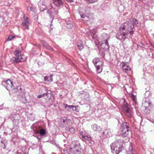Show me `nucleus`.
Instances as JSON below:
<instances>
[{"mask_svg":"<svg viewBox=\"0 0 154 154\" xmlns=\"http://www.w3.org/2000/svg\"><path fill=\"white\" fill-rule=\"evenodd\" d=\"M138 24V21L136 19L132 18L123 23L121 26L123 31L125 30L126 32L130 34L129 37H132L135 31L134 26Z\"/></svg>","mask_w":154,"mask_h":154,"instance_id":"f257e3e1","label":"nucleus"},{"mask_svg":"<svg viewBox=\"0 0 154 154\" xmlns=\"http://www.w3.org/2000/svg\"><path fill=\"white\" fill-rule=\"evenodd\" d=\"M124 143V141L122 140L119 139L115 141L110 145L112 152L113 153L115 152L116 154H118L123 150Z\"/></svg>","mask_w":154,"mask_h":154,"instance_id":"f03ea898","label":"nucleus"},{"mask_svg":"<svg viewBox=\"0 0 154 154\" xmlns=\"http://www.w3.org/2000/svg\"><path fill=\"white\" fill-rule=\"evenodd\" d=\"M129 124L127 122L122 123L120 126V134L124 137L128 136L130 131Z\"/></svg>","mask_w":154,"mask_h":154,"instance_id":"7ed1b4c3","label":"nucleus"},{"mask_svg":"<svg viewBox=\"0 0 154 154\" xmlns=\"http://www.w3.org/2000/svg\"><path fill=\"white\" fill-rule=\"evenodd\" d=\"M16 57H12L11 60L13 62L18 63L21 62H24L26 60V57L20 54L19 50H17L14 52Z\"/></svg>","mask_w":154,"mask_h":154,"instance_id":"20e7f679","label":"nucleus"},{"mask_svg":"<svg viewBox=\"0 0 154 154\" xmlns=\"http://www.w3.org/2000/svg\"><path fill=\"white\" fill-rule=\"evenodd\" d=\"M80 145L79 143L75 144L72 143L70 148V151L72 154H81Z\"/></svg>","mask_w":154,"mask_h":154,"instance_id":"39448f33","label":"nucleus"},{"mask_svg":"<svg viewBox=\"0 0 154 154\" xmlns=\"http://www.w3.org/2000/svg\"><path fill=\"white\" fill-rule=\"evenodd\" d=\"M2 84L8 90H13L15 89L12 82L9 79L2 82Z\"/></svg>","mask_w":154,"mask_h":154,"instance_id":"423d86ee","label":"nucleus"},{"mask_svg":"<svg viewBox=\"0 0 154 154\" xmlns=\"http://www.w3.org/2000/svg\"><path fill=\"white\" fill-rule=\"evenodd\" d=\"M125 106L123 110L125 115L128 117L131 118L133 116V113L131 108L127 103L124 104Z\"/></svg>","mask_w":154,"mask_h":154,"instance_id":"0eeeda50","label":"nucleus"},{"mask_svg":"<svg viewBox=\"0 0 154 154\" xmlns=\"http://www.w3.org/2000/svg\"><path fill=\"white\" fill-rule=\"evenodd\" d=\"M23 20L22 23V28L24 29H29V25L31 23V21L28 17L23 16Z\"/></svg>","mask_w":154,"mask_h":154,"instance_id":"6e6552de","label":"nucleus"},{"mask_svg":"<svg viewBox=\"0 0 154 154\" xmlns=\"http://www.w3.org/2000/svg\"><path fill=\"white\" fill-rule=\"evenodd\" d=\"M88 9V7L86 8L85 9H83L80 8H79V13L81 17H82L84 19L83 20H84L85 21H88L89 19L88 17V16L84 14V12L86 13V14H88V13L87 12L86 10H85Z\"/></svg>","mask_w":154,"mask_h":154,"instance_id":"1a4fd4ad","label":"nucleus"},{"mask_svg":"<svg viewBox=\"0 0 154 154\" xmlns=\"http://www.w3.org/2000/svg\"><path fill=\"white\" fill-rule=\"evenodd\" d=\"M128 34L123 31L118 34L116 38L119 40L124 41L128 36Z\"/></svg>","mask_w":154,"mask_h":154,"instance_id":"9d476101","label":"nucleus"},{"mask_svg":"<svg viewBox=\"0 0 154 154\" xmlns=\"http://www.w3.org/2000/svg\"><path fill=\"white\" fill-rule=\"evenodd\" d=\"M109 36L105 33H103L100 36L99 42H108L109 39Z\"/></svg>","mask_w":154,"mask_h":154,"instance_id":"9b49d317","label":"nucleus"},{"mask_svg":"<svg viewBox=\"0 0 154 154\" xmlns=\"http://www.w3.org/2000/svg\"><path fill=\"white\" fill-rule=\"evenodd\" d=\"M121 64L123 70L125 72H127L128 71H130L131 70V68L128 63L122 62Z\"/></svg>","mask_w":154,"mask_h":154,"instance_id":"f8f14e48","label":"nucleus"},{"mask_svg":"<svg viewBox=\"0 0 154 154\" xmlns=\"http://www.w3.org/2000/svg\"><path fill=\"white\" fill-rule=\"evenodd\" d=\"M97 32V29H93L90 31V34L92 38L96 40H97L98 38L96 35Z\"/></svg>","mask_w":154,"mask_h":154,"instance_id":"ddd939ff","label":"nucleus"},{"mask_svg":"<svg viewBox=\"0 0 154 154\" xmlns=\"http://www.w3.org/2000/svg\"><path fill=\"white\" fill-rule=\"evenodd\" d=\"M92 62L94 65L103 64V62L101 60V58L97 57H95L93 59Z\"/></svg>","mask_w":154,"mask_h":154,"instance_id":"4468645a","label":"nucleus"},{"mask_svg":"<svg viewBox=\"0 0 154 154\" xmlns=\"http://www.w3.org/2000/svg\"><path fill=\"white\" fill-rule=\"evenodd\" d=\"M99 44L100 45L101 48L105 50L109 49V48L108 42H99Z\"/></svg>","mask_w":154,"mask_h":154,"instance_id":"2eb2a0df","label":"nucleus"},{"mask_svg":"<svg viewBox=\"0 0 154 154\" xmlns=\"http://www.w3.org/2000/svg\"><path fill=\"white\" fill-rule=\"evenodd\" d=\"M54 9L51 7L50 9L48 10L47 13L49 14L51 20H53L54 17Z\"/></svg>","mask_w":154,"mask_h":154,"instance_id":"dca6fc26","label":"nucleus"},{"mask_svg":"<svg viewBox=\"0 0 154 154\" xmlns=\"http://www.w3.org/2000/svg\"><path fill=\"white\" fill-rule=\"evenodd\" d=\"M103 134L104 136L108 138L111 137L112 136V134L109 129H105L103 132Z\"/></svg>","mask_w":154,"mask_h":154,"instance_id":"f3484780","label":"nucleus"},{"mask_svg":"<svg viewBox=\"0 0 154 154\" xmlns=\"http://www.w3.org/2000/svg\"><path fill=\"white\" fill-rule=\"evenodd\" d=\"M103 64H99L94 65L96 67L97 73H100L102 71V66Z\"/></svg>","mask_w":154,"mask_h":154,"instance_id":"a211bd4d","label":"nucleus"},{"mask_svg":"<svg viewBox=\"0 0 154 154\" xmlns=\"http://www.w3.org/2000/svg\"><path fill=\"white\" fill-rule=\"evenodd\" d=\"M91 126L93 129L95 131H101L102 130L100 126H97L96 124L93 125Z\"/></svg>","mask_w":154,"mask_h":154,"instance_id":"6ab92c4d","label":"nucleus"},{"mask_svg":"<svg viewBox=\"0 0 154 154\" xmlns=\"http://www.w3.org/2000/svg\"><path fill=\"white\" fill-rule=\"evenodd\" d=\"M53 3L57 6H60L63 3L61 0H53Z\"/></svg>","mask_w":154,"mask_h":154,"instance_id":"aec40b11","label":"nucleus"},{"mask_svg":"<svg viewBox=\"0 0 154 154\" xmlns=\"http://www.w3.org/2000/svg\"><path fill=\"white\" fill-rule=\"evenodd\" d=\"M80 136L81 137H82L83 138V140H88L89 141L91 140V138L89 136H88L87 135H85L82 134L81 133L80 134Z\"/></svg>","mask_w":154,"mask_h":154,"instance_id":"412c9836","label":"nucleus"},{"mask_svg":"<svg viewBox=\"0 0 154 154\" xmlns=\"http://www.w3.org/2000/svg\"><path fill=\"white\" fill-rule=\"evenodd\" d=\"M42 44L47 49H49L50 48V45L44 41H42Z\"/></svg>","mask_w":154,"mask_h":154,"instance_id":"4be33fe9","label":"nucleus"},{"mask_svg":"<svg viewBox=\"0 0 154 154\" xmlns=\"http://www.w3.org/2000/svg\"><path fill=\"white\" fill-rule=\"evenodd\" d=\"M21 101L23 103H26L27 102V100L25 96H22L20 99Z\"/></svg>","mask_w":154,"mask_h":154,"instance_id":"5701e85b","label":"nucleus"},{"mask_svg":"<svg viewBox=\"0 0 154 154\" xmlns=\"http://www.w3.org/2000/svg\"><path fill=\"white\" fill-rule=\"evenodd\" d=\"M65 109L68 112H70V109H71V105H69L67 104H65Z\"/></svg>","mask_w":154,"mask_h":154,"instance_id":"b1692460","label":"nucleus"},{"mask_svg":"<svg viewBox=\"0 0 154 154\" xmlns=\"http://www.w3.org/2000/svg\"><path fill=\"white\" fill-rule=\"evenodd\" d=\"M89 4H93L98 1V0H85Z\"/></svg>","mask_w":154,"mask_h":154,"instance_id":"393cba45","label":"nucleus"},{"mask_svg":"<svg viewBox=\"0 0 154 154\" xmlns=\"http://www.w3.org/2000/svg\"><path fill=\"white\" fill-rule=\"evenodd\" d=\"M78 48L80 51H81L83 48V46L82 43H79L77 45Z\"/></svg>","mask_w":154,"mask_h":154,"instance_id":"a878e982","label":"nucleus"},{"mask_svg":"<svg viewBox=\"0 0 154 154\" xmlns=\"http://www.w3.org/2000/svg\"><path fill=\"white\" fill-rule=\"evenodd\" d=\"M39 133L41 135H44L46 134V131L43 129H41L39 131Z\"/></svg>","mask_w":154,"mask_h":154,"instance_id":"bb28decb","label":"nucleus"},{"mask_svg":"<svg viewBox=\"0 0 154 154\" xmlns=\"http://www.w3.org/2000/svg\"><path fill=\"white\" fill-rule=\"evenodd\" d=\"M129 151H127L126 152L127 154H133L132 152V147L131 146L129 148Z\"/></svg>","mask_w":154,"mask_h":154,"instance_id":"cd10ccee","label":"nucleus"},{"mask_svg":"<svg viewBox=\"0 0 154 154\" xmlns=\"http://www.w3.org/2000/svg\"><path fill=\"white\" fill-rule=\"evenodd\" d=\"M71 109L73 111H76L78 112V111L77 110V108L78 107V106H74L73 105H71Z\"/></svg>","mask_w":154,"mask_h":154,"instance_id":"c85d7f7f","label":"nucleus"},{"mask_svg":"<svg viewBox=\"0 0 154 154\" xmlns=\"http://www.w3.org/2000/svg\"><path fill=\"white\" fill-rule=\"evenodd\" d=\"M15 37L14 36H12V35H10L9 36L7 39L6 40V42L8 41H11L14 38H15Z\"/></svg>","mask_w":154,"mask_h":154,"instance_id":"c756f323","label":"nucleus"},{"mask_svg":"<svg viewBox=\"0 0 154 154\" xmlns=\"http://www.w3.org/2000/svg\"><path fill=\"white\" fill-rule=\"evenodd\" d=\"M73 26V25L71 23H67L66 25V27L68 29H71Z\"/></svg>","mask_w":154,"mask_h":154,"instance_id":"7c9ffc66","label":"nucleus"},{"mask_svg":"<svg viewBox=\"0 0 154 154\" xmlns=\"http://www.w3.org/2000/svg\"><path fill=\"white\" fill-rule=\"evenodd\" d=\"M66 130L69 131L70 132L72 133H73L75 131L74 129L73 128H67L66 129Z\"/></svg>","mask_w":154,"mask_h":154,"instance_id":"2f4dec72","label":"nucleus"},{"mask_svg":"<svg viewBox=\"0 0 154 154\" xmlns=\"http://www.w3.org/2000/svg\"><path fill=\"white\" fill-rule=\"evenodd\" d=\"M66 121L67 122V125L69 124V125H70L72 124V123H71L70 121L69 120H67L66 119V120H63V122H65Z\"/></svg>","mask_w":154,"mask_h":154,"instance_id":"473e14b6","label":"nucleus"},{"mask_svg":"<svg viewBox=\"0 0 154 154\" xmlns=\"http://www.w3.org/2000/svg\"><path fill=\"white\" fill-rule=\"evenodd\" d=\"M30 9L32 12H34L35 10V8L32 7H30Z\"/></svg>","mask_w":154,"mask_h":154,"instance_id":"72a5a7b5","label":"nucleus"},{"mask_svg":"<svg viewBox=\"0 0 154 154\" xmlns=\"http://www.w3.org/2000/svg\"><path fill=\"white\" fill-rule=\"evenodd\" d=\"M48 94L49 92H46L45 93H43V95L44 97H45V96H48Z\"/></svg>","mask_w":154,"mask_h":154,"instance_id":"f704fd0d","label":"nucleus"},{"mask_svg":"<svg viewBox=\"0 0 154 154\" xmlns=\"http://www.w3.org/2000/svg\"><path fill=\"white\" fill-rule=\"evenodd\" d=\"M48 79V78L47 76H45L44 77V80L45 81H49V80Z\"/></svg>","mask_w":154,"mask_h":154,"instance_id":"c9c22d12","label":"nucleus"},{"mask_svg":"<svg viewBox=\"0 0 154 154\" xmlns=\"http://www.w3.org/2000/svg\"><path fill=\"white\" fill-rule=\"evenodd\" d=\"M45 88V90L46 91V92H49V93H51V91H50L48 90V89H46V88Z\"/></svg>","mask_w":154,"mask_h":154,"instance_id":"e433bc0d","label":"nucleus"},{"mask_svg":"<svg viewBox=\"0 0 154 154\" xmlns=\"http://www.w3.org/2000/svg\"><path fill=\"white\" fill-rule=\"evenodd\" d=\"M54 12V14H55L57 15L58 14V12L57 11H55V10Z\"/></svg>","mask_w":154,"mask_h":154,"instance_id":"4c0bfd02","label":"nucleus"},{"mask_svg":"<svg viewBox=\"0 0 154 154\" xmlns=\"http://www.w3.org/2000/svg\"><path fill=\"white\" fill-rule=\"evenodd\" d=\"M38 98H40L42 97H44L43 95V94H42V95H38Z\"/></svg>","mask_w":154,"mask_h":154,"instance_id":"58836bf2","label":"nucleus"},{"mask_svg":"<svg viewBox=\"0 0 154 154\" xmlns=\"http://www.w3.org/2000/svg\"><path fill=\"white\" fill-rule=\"evenodd\" d=\"M67 0L68 2H73V0Z\"/></svg>","mask_w":154,"mask_h":154,"instance_id":"ea45409f","label":"nucleus"},{"mask_svg":"<svg viewBox=\"0 0 154 154\" xmlns=\"http://www.w3.org/2000/svg\"><path fill=\"white\" fill-rule=\"evenodd\" d=\"M37 138L39 140H41V138H39L38 137H37Z\"/></svg>","mask_w":154,"mask_h":154,"instance_id":"a19ab883","label":"nucleus"},{"mask_svg":"<svg viewBox=\"0 0 154 154\" xmlns=\"http://www.w3.org/2000/svg\"><path fill=\"white\" fill-rule=\"evenodd\" d=\"M50 79H51V82H52V81H53V79H52V78H50Z\"/></svg>","mask_w":154,"mask_h":154,"instance_id":"79ce46f5","label":"nucleus"},{"mask_svg":"<svg viewBox=\"0 0 154 154\" xmlns=\"http://www.w3.org/2000/svg\"><path fill=\"white\" fill-rule=\"evenodd\" d=\"M131 96H132V97H134V95H132Z\"/></svg>","mask_w":154,"mask_h":154,"instance_id":"37998d69","label":"nucleus"},{"mask_svg":"<svg viewBox=\"0 0 154 154\" xmlns=\"http://www.w3.org/2000/svg\"><path fill=\"white\" fill-rule=\"evenodd\" d=\"M4 149H5V148L6 147H5V144H4Z\"/></svg>","mask_w":154,"mask_h":154,"instance_id":"c03bdc74","label":"nucleus"},{"mask_svg":"<svg viewBox=\"0 0 154 154\" xmlns=\"http://www.w3.org/2000/svg\"><path fill=\"white\" fill-rule=\"evenodd\" d=\"M45 9H44L42 11H44Z\"/></svg>","mask_w":154,"mask_h":154,"instance_id":"a18cd8bd","label":"nucleus"},{"mask_svg":"<svg viewBox=\"0 0 154 154\" xmlns=\"http://www.w3.org/2000/svg\"><path fill=\"white\" fill-rule=\"evenodd\" d=\"M1 143H3V141H1Z\"/></svg>","mask_w":154,"mask_h":154,"instance_id":"49530a36","label":"nucleus"},{"mask_svg":"<svg viewBox=\"0 0 154 154\" xmlns=\"http://www.w3.org/2000/svg\"><path fill=\"white\" fill-rule=\"evenodd\" d=\"M42 153L43 154V153L42 152H41L40 153H39V154H42Z\"/></svg>","mask_w":154,"mask_h":154,"instance_id":"de8ad7c7","label":"nucleus"},{"mask_svg":"<svg viewBox=\"0 0 154 154\" xmlns=\"http://www.w3.org/2000/svg\"><path fill=\"white\" fill-rule=\"evenodd\" d=\"M20 89L21 90V88H20Z\"/></svg>","mask_w":154,"mask_h":154,"instance_id":"09e8293b","label":"nucleus"},{"mask_svg":"<svg viewBox=\"0 0 154 154\" xmlns=\"http://www.w3.org/2000/svg\"><path fill=\"white\" fill-rule=\"evenodd\" d=\"M39 132L38 131L37 132H36L37 133H38Z\"/></svg>","mask_w":154,"mask_h":154,"instance_id":"8fccbe9b","label":"nucleus"},{"mask_svg":"<svg viewBox=\"0 0 154 154\" xmlns=\"http://www.w3.org/2000/svg\"><path fill=\"white\" fill-rule=\"evenodd\" d=\"M153 47H154V46H153Z\"/></svg>","mask_w":154,"mask_h":154,"instance_id":"3c124183","label":"nucleus"}]
</instances>
